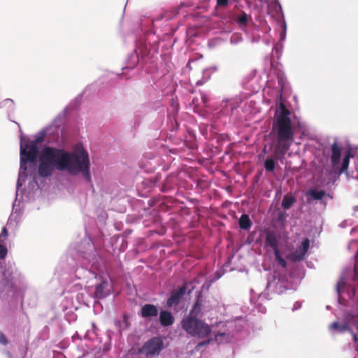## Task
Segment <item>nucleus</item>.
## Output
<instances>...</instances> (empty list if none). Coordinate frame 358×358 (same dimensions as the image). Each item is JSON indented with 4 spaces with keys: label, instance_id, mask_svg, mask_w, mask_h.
I'll return each instance as SVG.
<instances>
[{
    "label": "nucleus",
    "instance_id": "obj_20",
    "mask_svg": "<svg viewBox=\"0 0 358 358\" xmlns=\"http://www.w3.org/2000/svg\"><path fill=\"white\" fill-rule=\"evenodd\" d=\"M275 255V257L279 265H280L282 268H285L287 266L286 261L281 257L279 250H276V251L273 252Z\"/></svg>",
    "mask_w": 358,
    "mask_h": 358
},
{
    "label": "nucleus",
    "instance_id": "obj_30",
    "mask_svg": "<svg viewBox=\"0 0 358 358\" xmlns=\"http://www.w3.org/2000/svg\"><path fill=\"white\" fill-rule=\"evenodd\" d=\"M355 327H356L357 330H358V320H356V321L355 322ZM352 336H353V339H354V341H355V342H357V341H358V334H352Z\"/></svg>",
    "mask_w": 358,
    "mask_h": 358
},
{
    "label": "nucleus",
    "instance_id": "obj_21",
    "mask_svg": "<svg viewBox=\"0 0 358 358\" xmlns=\"http://www.w3.org/2000/svg\"><path fill=\"white\" fill-rule=\"evenodd\" d=\"M201 312V303L199 301H196L195 303L194 304V306L192 309L190 311L189 315H193L196 317V316L200 313Z\"/></svg>",
    "mask_w": 358,
    "mask_h": 358
},
{
    "label": "nucleus",
    "instance_id": "obj_32",
    "mask_svg": "<svg viewBox=\"0 0 358 358\" xmlns=\"http://www.w3.org/2000/svg\"><path fill=\"white\" fill-rule=\"evenodd\" d=\"M9 358H13V357L11 354H9Z\"/></svg>",
    "mask_w": 358,
    "mask_h": 358
},
{
    "label": "nucleus",
    "instance_id": "obj_22",
    "mask_svg": "<svg viewBox=\"0 0 358 358\" xmlns=\"http://www.w3.org/2000/svg\"><path fill=\"white\" fill-rule=\"evenodd\" d=\"M310 245V241L308 238L303 240L301 245L299 248L303 253L306 254Z\"/></svg>",
    "mask_w": 358,
    "mask_h": 358
},
{
    "label": "nucleus",
    "instance_id": "obj_12",
    "mask_svg": "<svg viewBox=\"0 0 358 358\" xmlns=\"http://www.w3.org/2000/svg\"><path fill=\"white\" fill-rule=\"evenodd\" d=\"M238 222L240 228L244 230H248L252 226V222L246 214H243L241 216Z\"/></svg>",
    "mask_w": 358,
    "mask_h": 358
},
{
    "label": "nucleus",
    "instance_id": "obj_8",
    "mask_svg": "<svg viewBox=\"0 0 358 358\" xmlns=\"http://www.w3.org/2000/svg\"><path fill=\"white\" fill-rule=\"evenodd\" d=\"M265 243L266 245L270 246L273 252L278 250V241L274 231H269L266 234Z\"/></svg>",
    "mask_w": 358,
    "mask_h": 358
},
{
    "label": "nucleus",
    "instance_id": "obj_14",
    "mask_svg": "<svg viewBox=\"0 0 358 358\" xmlns=\"http://www.w3.org/2000/svg\"><path fill=\"white\" fill-rule=\"evenodd\" d=\"M306 254L303 253L300 249H296L291 254L289 255L288 258L293 262H298L302 260Z\"/></svg>",
    "mask_w": 358,
    "mask_h": 358
},
{
    "label": "nucleus",
    "instance_id": "obj_13",
    "mask_svg": "<svg viewBox=\"0 0 358 358\" xmlns=\"http://www.w3.org/2000/svg\"><path fill=\"white\" fill-rule=\"evenodd\" d=\"M326 195L324 190L311 189L306 192V196H310L313 200H321Z\"/></svg>",
    "mask_w": 358,
    "mask_h": 358
},
{
    "label": "nucleus",
    "instance_id": "obj_23",
    "mask_svg": "<svg viewBox=\"0 0 358 358\" xmlns=\"http://www.w3.org/2000/svg\"><path fill=\"white\" fill-rule=\"evenodd\" d=\"M212 339H207L199 343L195 347V350L199 351L203 346H206L210 344L212 342Z\"/></svg>",
    "mask_w": 358,
    "mask_h": 358
},
{
    "label": "nucleus",
    "instance_id": "obj_9",
    "mask_svg": "<svg viewBox=\"0 0 358 358\" xmlns=\"http://www.w3.org/2000/svg\"><path fill=\"white\" fill-rule=\"evenodd\" d=\"M158 315V309L155 305L145 304L141 308V316L143 317H155Z\"/></svg>",
    "mask_w": 358,
    "mask_h": 358
},
{
    "label": "nucleus",
    "instance_id": "obj_10",
    "mask_svg": "<svg viewBox=\"0 0 358 358\" xmlns=\"http://www.w3.org/2000/svg\"><path fill=\"white\" fill-rule=\"evenodd\" d=\"M159 322L162 326L168 327L173 324L174 318L170 312L162 310L159 315Z\"/></svg>",
    "mask_w": 358,
    "mask_h": 358
},
{
    "label": "nucleus",
    "instance_id": "obj_19",
    "mask_svg": "<svg viewBox=\"0 0 358 358\" xmlns=\"http://www.w3.org/2000/svg\"><path fill=\"white\" fill-rule=\"evenodd\" d=\"M331 328L333 329L338 330L340 332H343L348 329L347 324H341L337 322H334L331 324Z\"/></svg>",
    "mask_w": 358,
    "mask_h": 358
},
{
    "label": "nucleus",
    "instance_id": "obj_1",
    "mask_svg": "<svg viewBox=\"0 0 358 358\" xmlns=\"http://www.w3.org/2000/svg\"><path fill=\"white\" fill-rule=\"evenodd\" d=\"M38 159V173L43 178L52 176L56 169L59 171L67 170L72 174L81 172L87 181H92L88 153L83 147L72 153L45 147L42 150Z\"/></svg>",
    "mask_w": 358,
    "mask_h": 358
},
{
    "label": "nucleus",
    "instance_id": "obj_5",
    "mask_svg": "<svg viewBox=\"0 0 358 358\" xmlns=\"http://www.w3.org/2000/svg\"><path fill=\"white\" fill-rule=\"evenodd\" d=\"M164 348L162 340L159 337H154L148 340L139 349V353L147 357L159 355Z\"/></svg>",
    "mask_w": 358,
    "mask_h": 358
},
{
    "label": "nucleus",
    "instance_id": "obj_28",
    "mask_svg": "<svg viewBox=\"0 0 358 358\" xmlns=\"http://www.w3.org/2000/svg\"><path fill=\"white\" fill-rule=\"evenodd\" d=\"M199 96L202 107L206 106V103L208 101L207 96L206 94H200Z\"/></svg>",
    "mask_w": 358,
    "mask_h": 358
},
{
    "label": "nucleus",
    "instance_id": "obj_26",
    "mask_svg": "<svg viewBox=\"0 0 358 358\" xmlns=\"http://www.w3.org/2000/svg\"><path fill=\"white\" fill-rule=\"evenodd\" d=\"M192 104L194 106L195 108H202L200 96H194L192 99Z\"/></svg>",
    "mask_w": 358,
    "mask_h": 358
},
{
    "label": "nucleus",
    "instance_id": "obj_6",
    "mask_svg": "<svg viewBox=\"0 0 358 358\" xmlns=\"http://www.w3.org/2000/svg\"><path fill=\"white\" fill-rule=\"evenodd\" d=\"M186 289V285H183L172 290L169 298L167 299L166 306L168 308H172L173 306L178 305L185 294Z\"/></svg>",
    "mask_w": 358,
    "mask_h": 358
},
{
    "label": "nucleus",
    "instance_id": "obj_25",
    "mask_svg": "<svg viewBox=\"0 0 358 358\" xmlns=\"http://www.w3.org/2000/svg\"><path fill=\"white\" fill-rule=\"evenodd\" d=\"M8 235V231L6 228L4 227L1 229V232L0 234V243L3 242L5 239L7 238Z\"/></svg>",
    "mask_w": 358,
    "mask_h": 358
},
{
    "label": "nucleus",
    "instance_id": "obj_18",
    "mask_svg": "<svg viewBox=\"0 0 358 358\" xmlns=\"http://www.w3.org/2000/svg\"><path fill=\"white\" fill-rule=\"evenodd\" d=\"M351 157L350 152L348 151L343 159L342 166L341 168V173L345 171L349 166L350 157Z\"/></svg>",
    "mask_w": 358,
    "mask_h": 358
},
{
    "label": "nucleus",
    "instance_id": "obj_15",
    "mask_svg": "<svg viewBox=\"0 0 358 358\" xmlns=\"http://www.w3.org/2000/svg\"><path fill=\"white\" fill-rule=\"evenodd\" d=\"M236 21L240 27H246L248 22V14L245 12H242L238 16H237Z\"/></svg>",
    "mask_w": 358,
    "mask_h": 358
},
{
    "label": "nucleus",
    "instance_id": "obj_11",
    "mask_svg": "<svg viewBox=\"0 0 358 358\" xmlns=\"http://www.w3.org/2000/svg\"><path fill=\"white\" fill-rule=\"evenodd\" d=\"M108 282L106 281H102L96 287V292L94 293L96 298L103 299L108 296L110 291L107 289Z\"/></svg>",
    "mask_w": 358,
    "mask_h": 358
},
{
    "label": "nucleus",
    "instance_id": "obj_29",
    "mask_svg": "<svg viewBox=\"0 0 358 358\" xmlns=\"http://www.w3.org/2000/svg\"><path fill=\"white\" fill-rule=\"evenodd\" d=\"M0 343L3 344L4 345H6L8 343V341L6 337L1 331H0Z\"/></svg>",
    "mask_w": 358,
    "mask_h": 358
},
{
    "label": "nucleus",
    "instance_id": "obj_4",
    "mask_svg": "<svg viewBox=\"0 0 358 358\" xmlns=\"http://www.w3.org/2000/svg\"><path fill=\"white\" fill-rule=\"evenodd\" d=\"M43 141V136H37L34 141L26 144L20 143V172L24 173L27 170V163L35 165L38 154V144Z\"/></svg>",
    "mask_w": 358,
    "mask_h": 358
},
{
    "label": "nucleus",
    "instance_id": "obj_24",
    "mask_svg": "<svg viewBox=\"0 0 358 358\" xmlns=\"http://www.w3.org/2000/svg\"><path fill=\"white\" fill-rule=\"evenodd\" d=\"M8 250L6 247L0 243V259H3L6 257Z\"/></svg>",
    "mask_w": 358,
    "mask_h": 358
},
{
    "label": "nucleus",
    "instance_id": "obj_16",
    "mask_svg": "<svg viewBox=\"0 0 358 358\" xmlns=\"http://www.w3.org/2000/svg\"><path fill=\"white\" fill-rule=\"evenodd\" d=\"M295 199L292 196L285 195L282 201V207L289 209L294 203Z\"/></svg>",
    "mask_w": 358,
    "mask_h": 358
},
{
    "label": "nucleus",
    "instance_id": "obj_7",
    "mask_svg": "<svg viewBox=\"0 0 358 358\" xmlns=\"http://www.w3.org/2000/svg\"><path fill=\"white\" fill-rule=\"evenodd\" d=\"M331 162L333 166H336L340 162L342 148L338 145V143L335 141L331 148Z\"/></svg>",
    "mask_w": 358,
    "mask_h": 358
},
{
    "label": "nucleus",
    "instance_id": "obj_2",
    "mask_svg": "<svg viewBox=\"0 0 358 358\" xmlns=\"http://www.w3.org/2000/svg\"><path fill=\"white\" fill-rule=\"evenodd\" d=\"M291 113L281 103L275 113L273 131L275 132L276 143L273 147V157L282 161L294 138V128L289 117Z\"/></svg>",
    "mask_w": 358,
    "mask_h": 358
},
{
    "label": "nucleus",
    "instance_id": "obj_17",
    "mask_svg": "<svg viewBox=\"0 0 358 358\" xmlns=\"http://www.w3.org/2000/svg\"><path fill=\"white\" fill-rule=\"evenodd\" d=\"M274 159H276L273 156V158H268L264 162V168L268 172H273L275 168V162Z\"/></svg>",
    "mask_w": 358,
    "mask_h": 358
},
{
    "label": "nucleus",
    "instance_id": "obj_3",
    "mask_svg": "<svg viewBox=\"0 0 358 358\" xmlns=\"http://www.w3.org/2000/svg\"><path fill=\"white\" fill-rule=\"evenodd\" d=\"M181 325L187 334L198 338H206L212 332L210 325L193 315L184 317Z\"/></svg>",
    "mask_w": 358,
    "mask_h": 358
},
{
    "label": "nucleus",
    "instance_id": "obj_31",
    "mask_svg": "<svg viewBox=\"0 0 358 358\" xmlns=\"http://www.w3.org/2000/svg\"><path fill=\"white\" fill-rule=\"evenodd\" d=\"M262 152L264 153H266V147L265 146L264 148L263 149Z\"/></svg>",
    "mask_w": 358,
    "mask_h": 358
},
{
    "label": "nucleus",
    "instance_id": "obj_27",
    "mask_svg": "<svg viewBox=\"0 0 358 358\" xmlns=\"http://www.w3.org/2000/svg\"><path fill=\"white\" fill-rule=\"evenodd\" d=\"M217 6L219 7L224 8L229 4V0H216Z\"/></svg>",
    "mask_w": 358,
    "mask_h": 358
}]
</instances>
